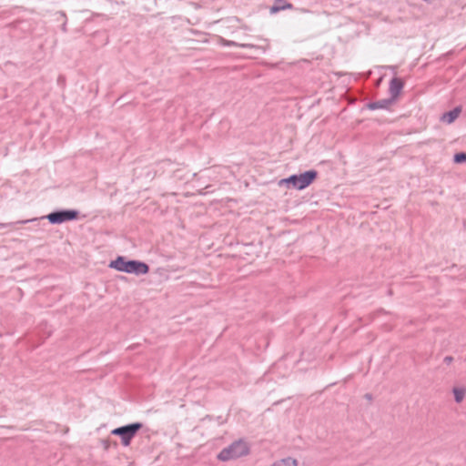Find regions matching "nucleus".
Here are the masks:
<instances>
[{
    "label": "nucleus",
    "mask_w": 466,
    "mask_h": 466,
    "mask_svg": "<svg viewBox=\"0 0 466 466\" xmlns=\"http://www.w3.org/2000/svg\"><path fill=\"white\" fill-rule=\"evenodd\" d=\"M248 451L249 449L248 444L239 441L232 443L229 447L223 449L218 455V459L222 461L235 460L247 455Z\"/></svg>",
    "instance_id": "nucleus-1"
},
{
    "label": "nucleus",
    "mask_w": 466,
    "mask_h": 466,
    "mask_svg": "<svg viewBox=\"0 0 466 466\" xmlns=\"http://www.w3.org/2000/svg\"><path fill=\"white\" fill-rule=\"evenodd\" d=\"M142 428L141 423H133L130 425L114 429L111 433L121 438V443L124 446H128L137 432Z\"/></svg>",
    "instance_id": "nucleus-2"
},
{
    "label": "nucleus",
    "mask_w": 466,
    "mask_h": 466,
    "mask_svg": "<svg viewBox=\"0 0 466 466\" xmlns=\"http://www.w3.org/2000/svg\"><path fill=\"white\" fill-rule=\"evenodd\" d=\"M76 218V211H62L51 213L47 216L48 220L53 224L62 223L66 220H71Z\"/></svg>",
    "instance_id": "nucleus-3"
},
{
    "label": "nucleus",
    "mask_w": 466,
    "mask_h": 466,
    "mask_svg": "<svg viewBox=\"0 0 466 466\" xmlns=\"http://www.w3.org/2000/svg\"><path fill=\"white\" fill-rule=\"evenodd\" d=\"M318 173L315 170H309L300 175H297L299 190H302L309 186L317 177Z\"/></svg>",
    "instance_id": "nucleus-4"
},
{
    "label": "nucleus",
    "mask_w": 466,
    "mask_h": 466,
    "mask_svg": "<svg viewBox=\"0 0 466 466\" xmlns=\"http://www.w3.org/2000/svg\"><path fill=\"white\" fill-rule=\"evenodd\" d=\"M148 270L149 268L146 263L136 260H129L127 273L140 275L147 274Z\"/></svg>",
    "instance_id": "nucleus-5"
},
{
    "label": "nucleus",
    "mask_w": 466,
    "mask_h": 466,
    "mask_svg": "<svg viewBox=\"0 0 466 466\" xmlns=\"http://www.w3.org/2000/svg\"><path fill=\"white\" fill-rule=\"evenodd\" d=\"M403 81L400 78H393L391 81H390V94L392 97V99H396L398 97V96L400 95L401 89L403 88Z\"/></svg>",
    "instance_id": "nucleus-6"
},
{
    "label": "nucleus",
    "mask_w": 466,
    "mask_h": 466,
    "mask_svg": "<svg viewBox=\"0 0 466 466\" xmlns=\"http://www.w3.org/2000/svg\"><path fill=\"white\" fill-rule=\"evenodd\" d=\"M109 267L118 271L127 272L128 261H127L123 257H118L116 259L110 262Z\"/></svg>",
    "instance_id": "nucleus-7"
},
{
    "label": "nucleus",
    "mask_w": 466,
    "mask_h": 466,
    "mask_svg": "<svg viewBox=\"0 0 466 466\" xmlns=\"http://www.w3.org/2000/svg\"><path fill=\"white\" fill-rule=\"evenodd\" d=\"M109 267L118 271L127 272L128 261H127L123 257H118L116 259L110 262Z\"/></svg>",
    "instance_id": "nucleus-8"
},
{
    "label": "nucleus",
    "mask_w": 466,
    "mask_h": 466,
    "mask_svg": "<svg viewBox=\"0 0 466 466\" xmlns=\"http://www.w3.org/2000/svg\"><path fill=\"white\" fill-rule=\"evenodd\" d=\"M460 113H461V108L456 107L453 110L445 113L441 116V120L447 124H451L459 116Z\"/></svg>",
    "instance_id": "nucleus-9"
},
{
    "label": "nucleus",
    "mask_w": 466,
    "mask_h": 466,
    "mask_svg": "<svg viewBox=\"0 0 466 466\" xmlns=\"http://www.w3.org/2000/svg\"><path fill=\"white\" fill-rule=\"evenodd\" d=\"M455 401L460 403L463 400L465 394H466V389L464 387H454L452 390Z\"/></svg>",
    "instance_id": "nucleus-10"
},
{
    "label": "nucleus",
    "mask_w": 466,
    "mask_h": 466,
    "mask_svg": "<svg viewBox=\"0 0 466 466\" xmlns=\"http://www.w3.org/2000/svg\"><path fill=\"white\" fill-rule=\"evenodd\" d=\"M297 175L290 176L288 178H283L279 181V186L290 184L294 188L299 189Z\"/></svg>",
    "instance_id": "nucleus-11"
},
{
    "label": "nucleus",
    "mask_w": 466,
    "mask_h": 466,
    "mask_svg": "<svg viewBox=\"0 0 466 466\" xmlns=\"http://www.w3.org/2000/svg\"><path fill=\"white\" fill-rule=\"evenodd\" d=\"M272 466H298V461L292 458H285L274 462Z\"/></svg>",
    "instance_id": "nucleus-12"
},
{
    "label": "nucleus",
    "mask_w": 466,
    "mask_h": 466,
    "mask_svg": "<svg viewBox=\"0 0 466 466\" xmlns=\"http://www.w3.org/2000/svg\"><path fill=\"white\" fill-rule=\"evenodd\" d=\"M391 101L378 102L370 106V108H383L387 106V104H390Z\"/></svg>",
    "instance_id": "nucleus-13"
},
{
    "label": "nucleus",
    "mask_w": 466,
    "mask_h": 466,
    "mask_svg": "<svg viewBox=\"0 0 466 466\" xmlns=\"http://www.w3.org/2000/svg\"><path fill=\"white\" fill-rule=\"evenodd\" d=\"M454 161L456 163H461L463 161H466V154L465 153H459L454 156Z\"/></svg>",
    "instance_id": "nucleus-14"
},
{
    "label": "nucleus",
    "mask_w": 466,
    "mask_h": 466,
    "mask_svg": "<svg viewBox=\"0 0 466 466\" xmlns=\"http://www.w3.org/2000/svg\"><path fill=\"white\" fill-rule=\"evenodd\" d=\"M284 8H291V5H290V4H289V5H286V6H284V7H279V6H276V5H274V6H272V7L270 8V12H271L272 14H274V13H277V12H279V10L284 9Z\"/></svg>",
    "instance_id": "nucleus-15"
}]
</instances>
